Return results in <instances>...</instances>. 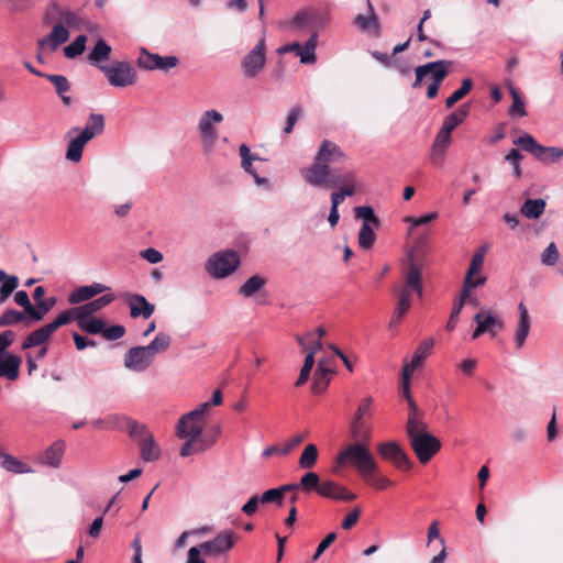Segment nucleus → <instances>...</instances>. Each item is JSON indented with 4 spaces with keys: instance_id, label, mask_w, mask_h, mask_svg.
Listing matches in <instances>:
<instances>
[{
    "instance_id": "nucleus-43",
    "label": "nucleus",
    "mask_w": 563,
    "mask_h": 563,
    "mask_svg": "<svg viewBox=\"0 0 563 563\" xmlns=\"http://www.w3.org/2000/svg\"><path fill=\"white\" fill-rule=\"evenodd\" d=\"M486 252H487L486 246H481L473 254L468 269L465 275V277H467L468 280H470V278H476L477 275L482 274L481 271L484 265Z\"/></svg>"
},
{
    "instance_id": "nucleus-32",
    "label": "nucleus",
    "mask_w": 563,
    "mask_h": 563,
    "mask_svg": "<svg viewBox=\"0 0 563 563\" xmlns=\"http://www.w3.org/2000/svg\"><path fill=\"white\" fill-rule=\"evenodd\" d=\"M410 292H416L419 297L423 294L422 276L420 269L412 264L405 274V286Z\"/></svg>"
},
{
    "instance_id": "nucleus-22",
    "label": "nucleus",
    "mask_w": 563,
    "mask_h": 563,
    "mask_svg": "<svg viewBox=\"0 0 563 563\" xmlns=\"http://www.w3.org/2000/svg\"><path fill=\"white\" fill-rule=\"evenodd\" d=\"M316 156L318 161H321L327 165L344 161L346 157L341 147L329 140H324L321 143Z\"/></svg>"
},
{
    "instance_id": "nucleus-15",
    "label": "nucleus",
    "mask_w": 563,
    "mask_h": 563,
    "mask_svg": "<svg viewBox=\"0 0 563 563\" xmlns=\"http://www.w3.org/2000/svg\"><path fill=\"white\" fill-rule=\"evenodd\" d=\"M343 184L339 191L331 194V207L338 208L345 199L355 194V173L350 170L339 177V185Z\"/></svg>"
},
{
    "instance_id": "nucleus-59",
    "label": "nucleus",
    "mask_w": 563,
    "mask_h": 563,
    "mask_svg": "<svg viewBox=\"0 0 563 563\" xmlns=\"http://www.w3.org/2000/svg\"><path fill=\"white\" fill-rule=\"evenodd\" d=\"M395 292L398 298L395 310L406 314L411 307V292L407 288H396Z\"/></svg>"
},
{
    "instance_id": "nucleus-63",
    "label": "nucleus",
    "mask_w": 563,
    "mask_h": 563,
    "mask_svg": "<svg viewBox=\"0 0 563 563\" xmlns=\"http://www.w3.org/2000/svg\"><path fill=\"white\" fill-rule=\"evenodd\" d=\"M157 55L158 54L148 52L145 47L140 48V54L137 57L139 67L145 70H154Z\"/></svg>"
},
{
    "instance_id": "nucleus-38",
    "label": "nucleus",
    "mask_w": 563,
    "mask_h": 563,
    "mask_svg": "<svg viewBox=\"0 0 563 563\" xmlns=\"http://www.w3.org/2000/svg\"><path fill=\"white\" fill-rule=\"evenodd\" d=\"M545 206V201L542 198L527 199L522 203L520 212L527 219H538L544 212Z\"/></svg>"
},
{
    "instance_id": "nucleus-14",
    "label": "nucleus",
    "mask_w": 563,
    "mask_h": 563,
    "mask_svg": "<svg viewBox=\"0 0 563 563\" xmlns=\"http://www.w3.org/2000/svg\"><path fill=\"white\" fill-rule=\"evenodd\" d=\"M69 38V31L62 23H57L53 26L49 34L37 41V46L41 51L49 48V51H56L62 44L67 42Z\"/></svg>"
},
{
    "instance_id": "nucleus-17",
    "label": "nucleus",
    "mask_w": 563,
    "mask_h": 563,
    "mask_svg": "<svg viewBox=\"0 0 563 563\" xmlns=\"http://www.w3.org/2000/svg\"><path fill=\"white\" fill-rule=\"evenodd\" d=\"M65 448L64 441H55L40 455L38 462L45 466L58 468L62 464Z\"/></svg>"
},
{
    "instance_id": "nucleus-5",
    "label": "nucleus",
    "mask_w": 563,
    "mask_h": 563,
    "mask_svg": "<svg viewBox=\"0 0 563 563\" xmlns=\"http://www.w3.org/2000/svg\"><path fill=\"white\" fill-rule=\"evenodd\" d=\"M303 179L313 187L330 188L339 185V175L336 170H332L329 165L314 157L313 164L306 167L302 172Z\"/></svg>"
},
{
    "instance_id": "nucleus-21",
    "label": "nucleus",
    "mask_w": 563,
    "mask_h": 563,
    "mask_svg": "<svg viewBox=\"0 0 563 563\" xmlns=\"http://www.w3.org/2000/svg\"><path fill=\"white\" fill-rule=\"evenodd\" d=\"M519 321L515 331V343L517 349H522L530 332V317L523 302L518 305Z\"/></svg>"
},
{
    "instance_id": "nucleus-36",
    "label": "nucleus",
    "mask_w": 563,
    "mask_h": 563,
    "mask_svg": "<svg viewBox=\"0 0 563 563\" xmlns=\"http://www.w3.org/2000/svg\"><path fill=\"white\" fill-rule=\"evenodd\" d=\"M19 323L31 325L34 322L29 319V314L26 312L15 309H7L0 316V327L16 325Z\"/></svg>"
},
{
    "instance_id": "nucleus-54",
    "label": "nucleus",
    "mask_w": 563,
    "mask_h": 563,
    "mask_svg": "<svg viewBox=\"0 0 563 563\" xmlns=\"http://www.w3.org/2000/svg\"><path fill=\"white\" fill-rule=\"evenodd\" d=\"M472 87L473 80L471 78L463 79L461 87L446 98V108H452L457 101L463 99L471 91Z\"/></svg>"
},
{
    "instance_id": "nucleus-24",
    "label": "nucleus",
    "mask_w": 563,
    "mask_h": 563,
    "mask_svg": "<svg viewBox=\"0 0 563 563\" xmlns=\"http://www.w3.org/2000/svg\"><path fill=\"white\" fill-rule=\"evenodd\" d=\"M435 344V341L433 338H428L423 340L416 349L413 356L410 361V363H406L404 365V368L408 367V372L412 373L415 369H417L421 363L431 354V351Z\"/></svg>"
},
{
    "instance_id": "nucleus-52",
    "label": "nucleus",
    "mask_w": 563,
    "mask_h": 563,
    "mask_svg": "<svg viewBox=\"0 0 563 563\" xmlns=\"http://www.w3.org/2000/svg\"><path fill=\"white\" fill-rule=\"evenodd\" d=\"M374 225L368 223H363L360 232H358V244L362 249L368 250L371 249L376 240V234L374 232Z\"/></svg>"
},
{
    "instance_id": "nucleus-39",
    "label": "nucleus",
    "mask_w": 563,
    "mask_h": 563,
    "mask_svg": "<svg viewBox=\"0 0 563 563\" xmlns=\"http://www.w3.org/2000/svg\"><path fill=\"white\" fill-rule=\"evenodd\" d=\"M45 78L54 85L55 90L60 97L63 103L65 106H70L71 98L65 95L70 88L68 79L63 75H46Z\"/></svg>"
},
{
    "instance_id": "nucleus-6",
    "label": "nucleus",
    "mask_w": 563,
    "mask_h": 563,
    "mask_svg": "<svg viewBox=\"0 0 563 563\" xmlns=\"http://www.w3.org/2000/svg\"><path fill=\"white\" fill-rule=\"evenodd\" d=\"M240 265V256L235 251L228 250L212 254L206 262V271L213 278L231 275Z\"/></svg>"
},
{
    "instance_id": "nucleus-31",
    "label": "nucleus",
    "mask_w": 563,
    "mask_h": 563,
    "mask_svg": "<svg viewBox=\"0 0 563 563\" xmlns=\"http://www.w3.org/2000/svg\"><path fill=\"white\" fill-rule=\"evenodd\" d=\"M141 451V457L145 462H154L161 456V448L154 440L153 434L147 438L141 439L137 443Z\"/></svg>"
},
{
    "instance_id": "nucleus-9",
    "label": "nucleus",
    "mask_w": 563,
    "mask_h": 563,
    "mask_svg": "<svg viewBox=\"0 0 563 563\" xmlns=\"http://www.w3.org/2000/svg\"><path fill=\"white\" fill-rule=\"evenodd\" d=\"M410 445L421 464H427L442 446L440 440L430 432L415 437Z\"/></svg>"
},
{
    "instance_id": "nucleus-30",
    "label": "nucleus",
    "mask_w": 563,
    "mask_h": 563,
    "mask_svg": "<svg viewBox=\"0 0 563 563\" xmlns=\"http://www.w3.org/2000/svg\"><path fill=\"white\" fill-rule=\"evenodd\" d=\"M112 52L111 46L102 38L98 40L95 47L90 51L88 55L89 62L97 66H103L104 62L109 60L110 54Z\"/></svg>"
},
{
    "instance_id": "nucleus-50",
    "label": "nucleus",
    "mask_w": 563,
    "mask_h": 563,
    "mask_svg": "<svg viewBox=\"0 0 563 563\" xmlns=\"http://www.w3.org/2000/svg\"><path fill=\"white\" fill-rule=\"evenodd\" d=\"M320 477L314 472H307L303 474L300 478V482L298 483L299 489H301L305 493H310L314 490L319 495V489L321 486Z\"/></svg>"
},
{
    "instance_id": "nucleus-16",
    "label": "nucleus",
    "mask_w": 563,
    "mask_h": 563,
    "mask_svg": "<svg viewBox=\"0 0 563 563\" xmlns=\"http://www.w3.org/2000/svg\"><path fill=\"white\" fill-rule=\"evenodd\" d=\"M319 495L323 498L343 501H351L356 498L355 494L333 481H323L319 489Z\"/></svg>"
},
{
    "instance_id": "nucleus-12",
    "label": "nucleus",
    "mask_w": 563,
    "mask_h": 563,
    "mask_svg": "<svg viewBox=\"0 0 563 563\" xmlns=\"http://www.w3.org/2000/svg\"><path fill=\"white\" fill-rule=\"evenodd\" d=\"M153 361L145 346L131 347L124 355V366L134 372H144Z\"/></svg>"
},
{
    "instance_id": "nucleus-11",
    "label": "nucleus",
    "mask_w": 563,
    "mask_h": 563,
    "mask_svg": "<svg viewBox=\"0 0 563 563\" xmlns=\"http://www.w3.org/2000/svg\"><path fill=\"white\" fill-rule=\"evenodd\" d=\"M238 536L232 530L220 531L212 540L201 543L203 552L219 556L229 552L236 543Z\"/></svg>"
},
{
    "instance_id": "nucleus-19",
    "label": "nucleus",
    "mask_w": 563,
    "mask_h": 563,
    "mask_svg": "<svg viewBox=\"0 0 563 563\" xmlns=\"http://www.w3.org/2000/svg\"><path fill=\"white\" fill-rule=\"evenodd\" d=\"M104 130V117L100 113H91L84 129L73 128L69 133H79L88 142L101 134Z\"/></svg>"
},
{
    "instance_id": "nucleus-51",
    "label": "nucleus",
    "mask_w": 563,
    "mask_h": 563,
    "mask_svg": "<svg viewBox=\"0 0 563 563\" xmlns=\"http://www.w3.org/2000/svg\"><path fill=\"white\" fill-rule=\"evenodd\" d=\"M485 283H486V277L483 274L477 275L476 278H470V282H468L467 277H465L464 282H463V287L461 290L460 299L456 303H462V307H463L466 299L471 295V289L481 287Z\"/></svg>"
},
{
    "instance_id": "nucleus-3",
    "label": "nucleus",
    "mask_w": 563,
    "mask_h": 563,
    "mask_svg": "<svg viewBox=\"0 0 563 563\" xmlns=\"http://www.w3.org/2000/svg\"><path fill=\"white\" fill-rule=\"evenodd\" d=\"M451 66L452 62L445 59L430 62L424 65L418 66L415 70L416 80L412 85L413 88L419 87L423 78L427 75H430L432 81L427 89V97L429 99L435 98L439 92L441 82L448 76Z\"/></svg>"
},
{
    "instance_id": "nucleus-20",
    "label": "nucleus",
    "mask_w": 563,
    "mask_h": 563,
    "mask_svg": "<svg viewBox=\"0 0 563 563\" xmlns=\"http://www.w3.org/2000/svg\"><path fill=\"white\" fill-rule=\"evenodd\" d=\"M452 137L440 132L437 133L430 152V162L440 167L443 165L445 154L450 147Z\"/></svg>"
},
{
    "instance_id": "nucleus-62",
    "label": "nucleus",
    "mask_w": 563,
    "mask_h": 563,
    "mask_svg": "<svg viewBox=\"0 0 563 563\" xmlns=\"http://www.w3.org/2000/svg\"><path fill=\"white\" fill-rule=\"evenodd\" d=\"M19 278L14 275L9 276L3 279V283L0 287V303L4 302L7 298L18 288Z\"/></svg>"
},
{
    "instance_id": "nucleus-45",
    "label": "nucleus",
    "mask_w": 563,
    "mask_h": 563,
    "mask_svg": "<svg viewBox=\"0 0 563 563\" xmlns=\"http://www.w3.org/2000/svg\"><path fill=\"white\" fill-rule=\"evenodd\" d=\"M514 144L520 146L526 152L531 153L536 159L540 157L542 145L539 144L530 134L523 133L521 136L514 141Z\"/></svg>"
},
{
    "instance_id": "nucleus-4",
    "label": "nucleus",
    "mask_w": 563,
    "mask_h": 563,
    "mask_svg": "<svg viewBox=\"0 0 563 563\" xmlns=\"http://www.w3.org/2000/svg\"><path fill=\"white\" fill-rule=\"evenodd\" d=\"M223 121V115L216 109L206 110L199 118L197 130L200 136L201 148L205 155L213 153L217 135V125Z\"/></svg>"
},
{
    "instance_id": "nucleus-57",
    "label": "nucleus",
    "mask_w": 563,
    "mask_h": 563,
    "mask_svg": "<svg viewBox=\"0 0 563 563\" xmlns=\"http://www.w3.org/2000/svg\"><path fill=\"white\" fill-rule=\"evenodd\" d=\"M563 157V148L556 146H543L540 152V157L538 161L544 164H551L560 161Z\"/></svg>"
},
{
    "instance_id": "nucleus-56",
    "label": "nucleus",
    "mask_w": 563,
    "mask_h": 563,
    "mask_svg": "<svg viewBox=\"0 0 563 563\" xmlns=\"http://www.w3.org/2000/svg\"><path fill=\"white\" fill-rule=\"evenodd\" d=\"M56 302V297H48L42 300L37 306H34L36 314L31 317L30 320L34 323L42 321L44 317L55 307Z\"/></svg>"
},
{
    "instance_id": "nucleus-48",
    "label": "nucleus",
    "mask_w": 563,
    "mask_h": 563,
    "mask_svg": "<svg viewBox=\"0 0 563 563\" xmlns=\"http://www.w3.org/2000/svg\"><path fill=\"white\" fill-rule=\"evenodd\" d=\"M509 92L512 98V103L508 110L509 115H511L512 118L526 117L527 115L526 106H525V102H523L522 98L520 97L517 88L514 87L512 85H510Z\"/></svg>"
},
{
    "instance_id": "nucleus-44",
    "label": "nucleus",
    "mask_w": 563,
    "mask_h": 563,
    "mask_svg": "<svg viewBox=\"0 0 563 563\" xmlns=\"http://www.w3.org/2000/svg\"><path fill=\"white\" fill-rule=\"evenodd\" d=\"M290 29L298 32H313L316 31V24L311 15L307 12L297 13L290 22Z\"/></svg>"
},
{
    "instance_id": "nucleus-28",
    "label": "nucleus",
    "mask_w": 563,
    "mask_h": 563,
    "mask_svg": "<svg viewBox=\"0 0 563 563\" xmlns=\"http://www.w3.org/2000/svg\"><path fill=\"white\" fill-rule=\"evenodd\" d=\"M332 371L325 366V361L320 360L317 366V369L313 374V383H312V393L321 394L323 393L329 383Z\"/></svg>"
},
{
    "instance_id": "nucleus-23",
    "label": "nucleus",
    "mask_w": 563,
    "mask_h": 563,
    "mask_svg": "<svg viewBox=\"0 0 563 563\" xmlns=\"http://www.w3.org/2000/svg\"><path fill=\"white\" fill-rule=\"evenodd\" d=\"M495 318L489 311H481L474 316V321L476 322V329L472 333V339H477L485 332H490L493 336L496 335L495 329Z\"/></svg>"
},
{
    "instance_id": "nucleus-41",
    "label": "nucleus",
    "mask_w": 563,
    "mask_h": 563,
    "mask_svg": "<svg viewBox=\"0 0 563 563\" xmlns=\"http://www.w3.org/2000/svg\"><path fill=\"white\" fill-rule=\"evenodd\" d=\"M371 428L365 423L364 419L353 418L351 423V435L352 438L360 440L358 443L368 444L371 440Z\"/></svg>"
},
{
    "instance_id": "nucleus-40",
    "label": "nucleus",
    "mask_w": 563,
    "mask_h": 563,
    "mask_svg": "<svg viewBox=\"0 0 563 563\" xmlns=\"http://www.w3.org/2000/svg\"><path fill=\"white\" fill-rule=\"evenodd\" d=\"M78 328L88 334H102L106 322L102 319L93 317H84L78 319Z\"/></svg>"
},
{
    "instance_id": "nucleus-33",
    "label": "nucleus",
    "mask_w": 563,
    "mask_h": 563,
    "mask_svg": "<svg viewBox=\"0 0 563 563\" xmlns=\"http://www.w3.org/2000/svg\"><path fill=\"white\" fill-rule=\"evenodd\" d=\"M52 334L53 332H51L47 325L44 324L43 327L32 331L29 335H26L22 342L21 349L29 350L31 347L42 345L51 338Z\"/></svg>"
},
{
    "instance_id": "nucleus-53",
    "label": "nucleus",
    "mask_w": 563,
    "mask_h": 563,
    "mask_svg": "<svg viewBox=\"0 0 563 563\" xmlns=\"http://www.w3.org/2000/svg\"><path fill=\"white\" fill-rule=\"evenodd\" d=\"M87 36L78 35L69 45L64 47V54L67 58H75L85 52Z\"/></svg>"
},
{
    "instance_id": "nucleus-8",
    "label": "nucleus",
    "mask_w": 563,
    "mask_h": 563,
    "mask_svg": "<svg viewBox=\"0 0 563 563\" xmlns=\"http://www.w3.org/2000/svg\"><path fill=\"white\" fill-rule=\"evenodd\" d=\"M377 452L383 460L390 462L395 467L401 471H409L412 467V462L408 454L396 441L378 443Z\"/></svg>"
},
{
    "instance_id": "nucleus-2",
    "label": "nucleus",
    "mask_w": 563,
    "mask_h": 563,
    "mask_svg": "<svg viewBox=\"0 0 563 563\" xmlns=\"http://www.w3.org/2000/svg\"><path fill=\"white\" fill-rule=\"evenodd\" d=\"M209 402L198 405L194 410L183 415L176 424V435L179 439L203 440L202 432ZM207 438L206 440H211Z\"/></svg>"
},
{
    "instance_id": "nucleus-35",
    "label": "nucleus",
    "mask_w": 563,
    "mask_h": 563,
    "mask_svg": "<svg viewBox=\"0 0 563 563\" xmlns=\"http://www.w3.org/2000/svg\"><path fill=\"white\" fill-rule=\"evenodd\" d=\"M185 443L180 448V456L186 457L191 454L203 452L212 446L217 440V437H213L211 440H191L184 439Z\"/></svg>"
},
{
    "instance_id": "nucleus-49",
    "label": "nucleus",
    "mask_w": 563,
    "mask_h": 563,
    "mask_svg": "<svg viewBox=\"0 0 563 563\" xmlns=\"http://www.w3.org/2000/svg\"><path fill=\"white\" fill-rule=\"evenodd\" d=\"M319 456L318 448L314 444H308L305 450L302 451L300 459H299V467L302 470H310L312 468Z\"/></svg>"
},
{
    "instance_id": "nucleus-29",
    "label": "nucleus",
    "mask_w": 563,
    "mask_h": 563,
    "mask_svg": "<svg viewBox=\"0 0 563 563\" xmlns=\"http://www.w3.org/2000/svg\"><path fill=\"white\" fill-rule=\"evenodd\" d=\"M0 466L9 473L13 474H27L32 472V468L26 463L20 461L15 456L2 453L0 451Z\"/></svg>"
},
{
    "instance_id": "nucleus-37",
    "label": "nucleus",
    "mask_w": 563,
    "mask_h": 563,
    "mask_svg": "<svg viewBox=\"0 0 563 563\" xmlns=\"http://www.w3.org/2000/svg\"><path fill=\"white\" fill-rule=\"evenodd\" d=\"M88 141L79 133L73 137L67 145L66 159L73 163H78L82 158V152Z\"/></svg>"
},
{
    "instance_id": "nucleus-34",
    "label": "nucleus",
    "mask_w": 563,
    "mask_h": 563,
    "mask_svg": "<svg viewBox=\"0 0 563 563\" xmlns=\"http://www.w3.org/2000/svg\"><path fill=\"white\" fill-rule=\"evenodd\" d=\"M318 43V33L313 31L308 41L301 45L298 52L302 64H313L317 60L316 48Z\"/></svg>"
},
{
    "instance_id": "nucleus-42",
    "label": "nucleus",
    "mask_w": 563,
    "mask_h": 563,
    "mask_svg": "<svg viewBox=\"0 0 563 563\" xmlns=\"http://www.w3.org/2000/svg\"><path fill=\"white\" fill-rule=\"evenodd\" d=\"M172 343V338L169 334L165 332H159L156 334L154 340H152L145 347L151 354L153 358H155V355L159 352H164L169 349Z\"/></svg>"
},
{
    "instance_id": "nucleus-26",
    "label": "nucleus",
    "mask_w": 563,
    "mask_h": 563,
    "mask_svg": "<svg viewBox=\"0 0 563 563\" xmlns=\"http://www.w3.org/2000/svg\"><path fill=\"white\" fill-rule=\"evenodd\" d=\"M115 299V296L111 292L104 294L97 299H93L87 303L80 305L77 308L79 318L92 317L96 312L111 303Z\"/></svg>"
},
{
    "instance_id": "nucleus-27",
    "label": "nucleus",
    "mask_w": 563,
    "mask_h": 563,
    "mask_svg": "<svg viewBox=\"0 0 563 563\" xmlns=\"http://www.w3.org/2000/svg\"><path fill=\"white\" fill-rule=\"evenodd\" d=\"M468 110L470 108L467 104L459 107L454 112L444 118L443 124L439 132L451 136V133L455 130V128L464 122L468 115Z\"/></svg>"
},
{
    "instance_id": "nucleus-47",
    "label": "nucleus",
    "mask_w": 563,
    "mask_h": 563,
    "mask_svg": "<svg viewBox=\"0 0 563 563\" xmlns=\"http://www.w3.org/2000/svg\"><path fill=\"white\" fill-rule=\"evenodd\" d=\"M266 284L265 278L254 275L245 280V283L240 287L239 292L249 298L254 296L258 290H261Z\"/></svg>"
},
{
    "instance_id": "nucleus-61",
    "label": "nucleus",
    "mask_w": 563,
    "mask_h": 563,
    "mask_svg": "<svg viewBox=\"0 0 563 563\" xmlns=\"http://www.w3.org/2000/svg\"><path fill=\"white\" fill-rule=\"evenodd\" d=\"M356 218L363 219V223L373 224L375 228L379 227V219L376 217L372 207L360 206L354 208Z\"/></svg>"
},
{
    "instance_id": "nucleus-18",
    "label": "nucleus",
    "mask_w": 563,
    "mask_h": 563,
    "mask_svg": "<svg viewBox=\"0 0 563 563\" xmlns=\"http://www.w3.org/2000/svg\"><path fill=\"white\" fill-rule=\"evenodd\" d=\"M22 358L12 353H4L0 356V377L9 380H16L20 375Z\"/></svg>"
},
{
    "instance_id": "nucleus-55",
    "label": "nucleus",
    "mask_w": 563,
    "mask_h": 563,
    "mask_svg": "<svg viewBox=\"0 0 563 563\" xmlns=\"http://www.w3.org/2000/svg\"><path fill=\"white\" fill-rule=\"evenodd\" d=\"M427 424L422 421L421 417L418 418H408L406 424V433L409 438V441L415 437H419L423 433H428Z\"/></svg>"
},
{
    "instance_id": "nucleus-1",
    "label": "nucleus",
    "mask_w": 563,
    "mask_h": 563,
    "mask_svg": "<svg viewBox=\"0 0 563 563\" xmlns=\"http://www.w3.org/2000/svg\"><path fill=\"white\" fill-rule=\"evenodd\" d=\"M338 466H353L360 476H369L372 471H378V464L366 443H352L335 457Z\"/></svg>"
},
{
    "instance_id": "nucleus-58",
    "label": "nucleus",
    "mask_w": 563,
    "mask_h": 563,
    "mask_svg": "<svg viewBox=\"0 0 563 563\" xmlns=\"http://www.w3.org/2000/svg\"><path fill=\"white\" fill-rule=\"evenodd\" d=\"M363 479L373 488L378 490H384L394 485V482L384 475H379L377 471H372L371 475L364 476Z\"/></svg>"
},
{
    "instance_id": "nucleus-46",
    "label": "nucleus",
    "mask_w": 563,
    "mask_h": 563,
    "mask_svg": "<svg viewBox=\"0 0 563 563\" xmlns=\"http://www.w3.org/2000/svg\"><path fill=\"white\" fill-rule=\"evenodd\" d=\"M78 311L77 308H70L62 313H59L52 322L46 323L47 328L51 330V332H55L58 328L69 323L71 320H75L78 323Z\"/></svg>"
},
{
    "instance_id": "nucleus-60",
    "label": "nucleus",
    "mask_w": 563,
    "mask_h": 563,
    "mask_svg": "<svg viewBox=\"0 0 563 563\" xmlns=\"http://www.w3.org/2000/svg\"><path fill=\"white\" fill-rule=\"evenodd\" d=\"M126 421L129 434L137 443H140L141 439L147 438L152 434L145 424L139 423L137 421L132 419H126Z\"/></svg>"
},
{
    "instance_id": "nucleus-7",
    "label": "nucleus",
    "mask_w": 563,
    "mask_h": 563,
    "mask_svg": "<svg viewBox=\"0 0 563 563\" xmlns=\"http://www.w3.org/2000/svg\"><path fill=\"white\" fill-rule=\"evenodd\" d=\"M112 87L124 88L136 82L137 76L134 67L125 60H117L110 65L99 66Z\"/></svg>"
},
{
    "instance_id": "nucleus-25",
    "label": "nucleus",
    "mask_w": 563,
    "mask_h": 563,
    "mask_svg": "<svg viewBox=\"0 0 563 563\" xmlns=\"http://www.w3.org/2000/svg\"><path fill=\"white\" fill-rule=\"evenodd\" d=\"M368 7V14H358L354 19V24L364 32H374L376 36L380 33V25L375 14L374 8L369 0L366 1Z\"/></svg>"
},
{
    "instance_id": "nucleus-13",
    "label": "nucleus",
    "mask_w": 563,
    "mask_h": 563,
    "mask_svg": "<svg viewBox=\"0 0 563 563\" xmlns=\"http://www.w3.org/2000/svg\"><path fill=\"white\" fill-rule=\"evenodd\" d=\"M124 301L130 308V316L133 319L143 317L144 319L150 318L155 310V306L151 303L143 295L139 294H126Z\"/></svg>"
},
{
    "instance_id": "nucleus-64",
    "label": "nucleus",
    "mask_w": 563,
    "mask_h": 563,
    "mask_svg": "<svg viewBox=\"0 0 563 563\" xmlns=\"http://www.w3.org/2000/svg\"><path fill=\"white\" fill-rule=\"evenodd\" d=\"M14 301L18 306L23 308V311L29 314V319L36 314L35 307L31 303L29 295L25 290H18L14 294Z\"/></svg>"
},
{
    "instance_id": "nucleus-10",
    "label": "nucleus",
    "mask_w": 563,
    "mask_h": 563,
    "mask_svg": "<svg viewBox=\"0 0 563 563\" xmlns=\"http://www.w3.org/2000/svg\"><path fill=\"white\" fill-rule=\"evenodd\" d=\"M265 49V37H262L254 48L243 57L241 65L245 77L254 78L264 69L266 64Z\"/></svg>"
}]
</instances>
